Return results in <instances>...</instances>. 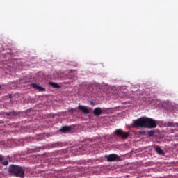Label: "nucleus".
Segmentation results:
<instances>
[{
    "mask_svg": "<svg viewBox=\"0 0 178 178\" xmlns=\"http://www.w3.org/2000/svg\"><path fill=\"white\" fill-rule=\"evenodd\" d=\"M134 127H145V129H155L156 127V121L152 118L141 117L137 120H133Z\"/></svg>",
    "mask_w": 178,
    "mask_h": 178,
    "instance_id": "obj_1",
    "label": "nucleus"
},
{
    "mask_svg": "<svg viewBox=\"0 0 178 178\" xmlns=\"http://www.w3.org/2000/svg\"><path fill=\"white\" fill-rule=\"evenodd\" d=\"M8 172L16 177H24V170L19 165H11L8 168Z\"/></svg>",
    "mask_w": 178,
    "mask_h": 178,
    "instance_id": "obj_2",
    "label": "nucleus"
},
{
    "mask_svg": "<svg viewBox=\"0 0 178 178\" xmlns=\"http://www.w3.org/2000/svg\"><path fill=\"white\" fill-rule=\"evenodd\" d=\"M115 134L117 137H122L123 140L127 138L130 136V132H125L122 129H117L115 131Z\"/></svg>",
    "mask_w": 178,
    "mask_h": 178,
    "instance_id": "obj_3",
    "label": "nucleus"
},
{
    "mask_svg": "<svg viewBox=\"0 0 178 178\" xmlns=\"http://www.w3.org/2000/svg\"><path fill=\"white\" fill-rule=\"evenodd\" d=\"M108 162H115L120 161V157L115 154H111L107 156Z\"/></svg>",
    "mask_w": 178,
    "mask_h": 178,
    "instance_id": "obj_4",
    "label": "nucleus"
},
{
    "mask_svg": "<svg viewBox=\"0 0 178 178\" xmlns=\"http://www.w3.org/2000/svg\"><path fill=\"white\" fill-rule=\"evenodd\" d=\"M93 114L95 116H99L102 115V109L99 107H97L93 111Z\"/></svg>",
    "mask_w": 178,
    "mask_h": 178,
    "instance_id": "obj_5",
    "label": "nucleus"
},
{
    "mask_svg": "<svg viewBox=\"0 0 178 178\" xmlns=\"http://www.w3.org/2000/svg\"><path fill=\"white\" fill-rule=\"evenodd\" d=\"M78 108L85 114L90 113V109H88L86 106L79 105Z\"/></svg>",
    "mask_w": 178,
    "mask_h": 178,
    "instance_id": "obj_6",
    "label": "nucleus"
},
{
    "mask_svg": "<svg viewBox=\"0 0 178 178\" xmlns=\"http://www.w3.org/2000/svg\"><path fill=\"white\" fill-rule=\"evenodd\" d=\"M31 87L33 88H35V90H38V91H45V88L42 87V86H38V84L36 83H31Z\"/></svg>",
    "mask_w": 178,
    "mask_h": 178,
    "instance_id": "obj_7",
    "label": "nucleus"
},
{
    "mask_svg": "<svg viewBox=\"0 0 178 178\" xmlns=\"http://www.w3.org/2000/svg\"><path fill=\"white\" fill-rule=\"evenodd\" d=\"M60 131L62 133H69V131H72V127L65 126Z\"/></svg>",
    "mask_w": 178,
    "mask_h": 178,
    "instance_id": "obj_8",
    "label": "nucleus"
},
{
    "mask_svg": "<svg viewBox=\"0 0 178 178\" xmlns=\"http://www.w3.org/2000/svg\"><path fill=\"white\" fill-rule=\"evenodd\" d=\"M156 152H157L159 155H165V152L159 147H156Z\"/></svg>",
    "mask_w": 178,
    "mask_h": 178,
    "instance_id": "obj_9",
    "label": "nucleus"
},
{
    "mask_svg": "<svg viewBox=\"0 0 178 178\" xmlns=\"http://www.w3.org/2000/svg\"><path fill=\"white\" fill-rule=\"evenodd\" d=\"M49 85L53 87V88H60V86L54 82H49Z\"/></svg>",
    "mask_w": 178,
    "mask_h": 178,
    "instance_id": "obj_10",
    "label": "nucleus"
},
{
    "mask_svg": "<svg viewBox=\"0 0 178 178\" xmlns=\"http://www.w3.org/2000/svg\"><path fill=\"white\" fill-rule=\"evenodd\" d=\"M147 134H148L149 137H154V134H155V131H149L147 132Z\"/></svg>",
    "mask_w": 178,
    "mask_h": 178,
    "instance_id": "obj_11",
    "label": "nucleus"
},
{
    "mask_svg": "<svg viewBox=\"0 0 178 178\" xmlns=\"http://www.w3.org/2000/svg\"><path fill=\"white\" fill-rule=\"evenodd\" d=\"M139 134H141V136H145V131H139Z\"/></svg>",
    "mask_w": 178,
    "mask_h": 178,
    "instance_id": "obj_12",
    "label": "nucleus"
},
{
    "mask_svg": "<svg viewBox=\"0 0 178 178\" xmlns=\"http://www.w3.org/2000/svg\"><path fill=\"white\" fill-rule=\"evenodd\" d=\"M3 164L4 165V166H7V165L9 164V162L8 161H6L3 162Z\"/></svg>",
    "mask_w": 178,
    "mask_h": 178,
    "instance_id": "obj_13",
    "label": "nucleus"
},
{
    "mask_svg": "<svg viewBox=\"0 0 178 178\" xmlns=\"http://www.w3.org/2000/svg\"><path fill=\"white\" fill-rule=\"evenodd\" d=\"M69 112H71V113H73L74 112V109L71 108L70 110H68Z\"/></svg>",
    "mask_w": 178,
    "mask_h": 178,
    "instance_id": "obj_14",
    "label": "nucleus"
},
{
    "mask_svg": "<svg viewBox=\"0 0 178 178\" xmlns=\"http://www.w3.org/2000/svg\"><path fill=\"white\" fill-rule=\"evenodd\" d=\"M3 161V156L2 155H0V162H2Z\"/></svg>",
    "mask_w": 178,
    "mask_h": 178,
    "instance_id": "obj_15",
    "label": "nucleus"
},
{
    "mask_svg": "<svg viewBox=\"0 0 178 178\" xmlns=\"http://www.w3.org/2000/svg\"><path fill=\"white\" fill-rule=\"evenodd\" d=\"M1 85H0V88H1Z\"/></svg>",
    "mask_w": 178,
    "mask_h": 178,
    "instance_id": "obj_16",
    "label": "nucleus"
}]
</instances>
